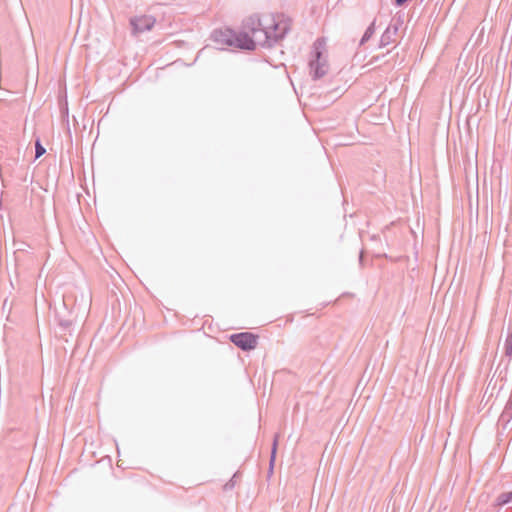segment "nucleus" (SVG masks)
I'll return each instance as SVG.
<instances>
[{"label":"nucleus","instance_id":"f257e3e1","mask_svg":"<svg viewBox=\"0 0 512 512\" xmlns=\"http://www.w3.org/2000/svg\"><path fill=\"white\" fill-rule=\"evenodd\" d=\"M287 23L276 21L271 15H252L248 17L242 26L241 32H235L230 28L216 29L212 32V40L220 45L244 50H254L256 46L272 47L288 32Z\"/></svg>","mask_w":512,"mask_h":512},{"label":"nucleus","instance_id":"f03ea898","mask_svg":"<svg viewBox=\"0 0 512 512\" xmlns=\"http://www.w3.org/2000/svg\"><path fill=\"white\" fill-rule=\"evenodd\" d=\"M309 69L313 80L323 78L329 71L326 42L323 38H318L313 44L309 59Z\"/></svg>","mask_w":512,"mask_h":512},{"label":"nucleus","instance_id":"7ed1b4c3","mask_svg":"<svg viewBox=\"0 0 512 512\" xmlns=\"http://www.w3.org/2000/svg\"><path fill=\"white\" fill-rule=\"evenodd\" d=\"M231 342L244 351L256 348L258 336L250 332H240L230 336Z\"/></svg>","mask_w":512,"mask_h":512},{"label":"nucleus","instance_id":"20e7f679","mask_svg":"<svg viewBox=\"0 0 512 512\" xmlns=\"http://www.w3.org/2000/svg\"><path fill=\"white\" fill-rule=\"evenodd\" d=\"M132 34L137 36L146 31H150L155 25V18L151 15H141L130 18Z\"/></svg>","mask_w":512,"mask_h":512},{"label":"nucleus","instance_id":"39448f33","mask_svg":"<svg viewBox=\"0 0 512 512\" xmlns=\"http://www.w3.org/2000/svg\"><path fill=\"white\" fill-rule=\"evenodd\" d=\"M402 24L403 20L400 16L397 18H393L388 27L381 35L379 47H386L389 44L395 42L399 28L402 26Z\"/></svg>","mask_w":512,"mask_h":512},{"label":"nucleus","instance_id":"423d86ee","mask_svg":"<svg viewBox=\"0 0 512 512\" xmlns=\"http://www.w3.org/2000/svg\"><path fill=\"white\" fill-rule=\"evenodd\" d=\"M497 505L504 506L512 502V491L503 492L497 497Z\"/></svg>","mask_w":512,"mask_h":512},{"label":"nucleus","instance_id":"0eeeda50","mask_svg":"<svg viewBox=\"0 0 512 512\" xmlns=\"http://www.w3.org/2000/svg\"><path fill=\"white\" fill-rule=\"evenodd\" d=\"M278 439H279V434L276 433L274 435V439H273V443H272V447H271V454H270V469L271 470L273 468L275 458H276Z\"/></svg>","mask_w":512,"mask_h":512},{"label":"nucleus","instance_id":"6e6552de","mask_svg":"<svg viewBox=\"0 0 512 512\" xmlns=\"http://www.w3.org/2000/svg\"><path fill=\"white\" fill-rule=\"evenodd\" d=\"M375 33V22L373 21L366 29V31L364 32L361 40H360V44H364L365 42H367L372 36L373 34Z\"/></svg>","mask_w":512,"mask_h":512},{"label":"nucleus","instance_id":"1a4fd4ad","mask_svg":"<svg viewBox=\"0 0 512 512\" xmlns=\"http://www.w3.org/2000/svg\"><path fill=\"white\" fill-rule=\"evenodd\" d=\"M504 349H505L506 356H509V357L512 356V329L509 331V333L506 337Z\"/></svg>","mask_w":512,"mask_h":512},{"label":"nucleus","instance_id":"9d476101","mask_svg":"<svg viewBox=\"0 0 512 512\" xmlns=\"http://www.w3.org/2000/svg\"><path fill=\"white\" fill-rule=\"evenodd\" d=\"M46 152V149L41 145L40 141L35 144V157L39 158Z\"/></svg>","mask_w":512,"mask_h":512},{"label":"nucleus","instance_id":"9b49d317","mask_svg":"<svg viewBox=\"0 0 512 512\" xmlns=\"http://www.w3.org/2000/svg\"><path fill=\"white\" fill-rule=\"evenodd\" d=\"M501 416H512V396L508 400Z\"/></svg>","mask_w":512,"mask_h":512},{"label":"nucleus","instance_id":"f8f14e48","mask_svg":"<svg viewBox=\"0 0 512 512\" xmlns=\"http://www.w3.org/2000/svg\"><path fill=\"white\" fill-rule=\"evenodd\" d=\"M512 422V417L508 418L506 421L501 422V418H499L497 425L498 427H502V429H506L507 426Z\"/></svg>","mask_w":512,"mask_h":512},{"label":"nucleus","instance_id":"ddd939ff","mask_svg":"<svg viewBox=\"0 0 512 512\" xmlns=\"http://www.w3.org/2000/svg\"><path fill=\"white\" fill-rule=\"evenodd\" d=\"M235 477H236V474L232 477V479H231L229 482H227V483L225 484L224 488H225L226 490H228V489H232V488L234 487V485H235L234 478H235Z\"/></svg>","mask_w":512,"mask_h":512},{"label":"nucleus","instance_id":"4468645a","mask_svg":"<svg viewBox=\"0 0 512 512\" xmlns=\"http://www.w3.org/2000/svg\"><path fill=\"white\" fill-rule=\"evenodd\" d=\"M408 0H395V5L400 7L404 5Z\"/></svg>","mask_w":512,"mask_h":512},{"label":"nucleus","instance_id":"2eb2a0df","mask_svg":"<svg viewBox=\"0 0 512 512\" xmlns=\"http://www.w3.org/2000/svg\"><path fill=\"white\" fill-rule=\"evenodd\" d=\"M59 324L64 328H68L70 326V321H60Z\"/></svg>","mask_w":512,"mask_h":512}]
</instances>
